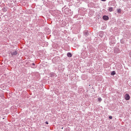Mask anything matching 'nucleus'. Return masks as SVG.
<instances>
[{
	"instance_id": "nucleus-11",
	"label": "nucleus",
	"mask_w": 131,
	"mask_h": 131,
	"mask_svg": "<svg viewBox=\"0 0 131 131\" xmlns=\"http://www.w3.org/2000/svg\"><path fill=\"white\" fill-rule=\"evenodd\" d=\"M2 10V11L4 12H5L7 10V9L5 7H4L3 8Z\"/></svg>"
},
{
	"instance_id": "nucleus-4",
	"label": "nucleus",
	"mask_w": 131,
	"mask_h": 131,
	"mask_svg": "<svg viewBox=\"0 0 131 131\" xmlns=\"http://www.w3.org/2000/svg\"><path fill=\"white\" fill-rule=\"evenodd\" d=\"M81 52H82V54H83L84 53H86V48H85L84 47L83 48H82V50Z\"/></svg>"
},
{
	"instance_id": "nucleus-5",
	"label": "nucleus",
	"mask_w": 131,
	"mask_h": 131,
	"mask_svg": "<svg viewBox=\"0 0 131 131\" xmlns=\"http://www.w3.org/2000/svg\"><path fill=\"white\" fill-rule=\"evenodd\" d=\"M83 34V35L85 36H88L89 35L88 31L87 30H85L84 31Z\"/></svg>"
},
{
	"instance_id": "nucleus-6",
	"label": "nucleus",
	"mask_w": 131,
	"mask_h": 131,
	"mask_svg": "<svg viewBox=\"0 0 131 131\" xmlns=\"http://www.w3.org/2000/svg\"><path fill=\"white\" fill-rule=\"evenodd\" d=\"M108 17L106 15H104L103 16V19L105 20H107L109 19Z\"/></svg>"
},
{
	"instance_id": "nucleus-3",
	"label": "nucleus",
	"mask_w": 131,
	"mask_h": 131,
	"mask_svg": "<svg viewBox=\"0 0 131 131\" xmlns=\"http://www.w3.org/2000/svg\"><path fill=\"white\" fill-rule=\"evenodd\" d=\"M30 66L32 68H36L37 66L34 63H33L32 64H30Z\"/></svg>"
},
{
	"instance_id": "nucleus-13",
	"label": "nucleus",
	"mask_w": 131,
	"mask_h": 131,
	"mask_svg": "<svg viewBox=\"0 0 131 131\" xmlns=\"http://www.w3.org/2000/svg\"><path fill=\"white\" fill-rule=\"evenodd\" d=\"M120 42H121V43L122 44H123L125 42V41L123 40V38L122 39H121V40Z\"/></svg>"
},
{
	"instance_id": "nucleus-17",
	"label": "nucleus",
	"mask_w": 131,
	"mask_h": 131,
	"mask_svg": "<svg viewBox=\"0 0 131 131\" xmlns=\"http://www.w3.org/2000/svg\"><path fill=\"white\" fill-rule=\"evenodd\" d=\"M45 124H48V123L47 121H46L45 122Z\"/></svg>"
},
{
	"instance_id": "nucleus-22",
	"label": "nucleus",
	"mask_w": 131,
	"mask_h": 131,
	"mask_svg": "<svg viewBox=\"0 0 131 131\" xmlns=\"http://www.w3.org/2000/svg\"><path fill=\"white\" fill-rule=\"evenodd\" d=\"M100 36H101V34H100Z\"/></svg>"
},
{
	"instance_id": "nucleus-16",
	"label": "nucleus",
	"mask_w": 131,
	"mask_h": 131,
	"mask_svg": "<svg viewBox=\"0 0 131 131\" xmlns=\"http://www.w3.org/2000/svg\"><path fill=\"white\" fill-rule=\"evenodd\" d=\"M109 119H111L112 118V116H109Z\"/></svg>"
},
{
	"instance_id": "nucleus-2",
	"label": "nucleus",
	"mask_w": 131,
	"mask_h": 131,
	"mask_svg": "<svg viewBox=\"0 0 131 131\" xmlns=\"http://www.w3.org/2000/svg\"><path fill=\"white\" fill-rule=\"evenodd\" d=\"M125 99L127 100H129L130 98L129 95L128 94H126L125 96Z\"/></svg>"
},
{
	"instance_id": "nucleus-21",
	"label": "nucleus",
	"mask_w": 131,
	"mask_h": 131,
	"mask_svg": "<svg viewBox=\"0 0 131 131\" xmlns=\"http://www.w3.org/2000/svg\"><path fill=\"white\" fill-rule=\"evenodd\" d=\"M118 52V51H117L116 52Z\"/></svg>"
},
{
	"instance_id": "nucleus-9",
	"label": "nucleus",
	"mask_w": 131,
	"mask_h": 131,
	"mask_svg": "<svg viewBox=\"0 0 131 131\" xmlns=\"http://www.w3.org/2000/svg\"><path fill=\"white\" fill-rule=\"evenodd\" d=\"M113 7H109L108 8V10L110 12H111L113 11Z\"/></svg>"
},
{
	"instance_id": "nucleus-10",
	"label": "nucleus",
	"mask_w": 131,
	"mask_h": 131,
	"mask_svg": "<svg viewBox=\"0 0 131 131\" xmlns=\"http://www.w3.org/2000/svg\"><path fill=\"white\" fill-rule=\"evenodd\" d=\"M116 74V73L115 71H113L112 72L111 74L112 75H113Z\"/></svg>"
},
{
	"instance_id": "nucleus-18",
	"label": "nucleus",
	"mask_w": 131,
	"mask_h": 131,
	"mask_svg": "<svg viewBox=\"0 0 131 131\" xmlns=\"http://www.w3.org/2000/svg\"><path fill=\"white\" fill-rule=\"evenodd\" d=\"M101 1H106V0H101Z\"/></svg>"
},
{
	"instance_id": "nucleus-20",
	"label": "nucleus",
	"mask_w": 131,
	"mask_h": 131,
	"mask_svg": "<svg viewBox=\"0 0 131 131\" xmlns=\"http://www.w3.org/2000/svg\"><path fill=\"white\" fill-rule=\"evenodd\" d=\"M114 51L115 52H116V49H115V50H114Z\"/></svg>"
},
{
	"instance_id": "nucleus-15",
	"label": "nucleus",
	"mask_w": 131,
	"mask_h": 131,
	"mask_svg": "<svg viewBox=\"0 0 131 131\" xmlns=\"http://www.w3.org/2000/svg\"><path fill=\"white\" fill-rule=\"evenodd\" d=\"M114 42L112 41H111V42H110V45L112 44H114Z\"/></svg>"
},
{
	"instance_id": "nucleus-19",
	"label": "nucleus",
	"mask_w": 131,
	"mask_h": 131,
	"mask_svg": "<svg viewBox=\"0 0 131 131\" xmlns=\"http://www.w3.org/2000/svg\"><path fill=\"white\" fill-rule=\"evenodd\" d=\"M128 0H124V1H127Z\"/></svg>"
},
{
	"instance_id": "nucleus-14",
	"label": "nucleus",
	"mask_w": 131,
	"mask_h": 131,
	"mask_svg": "<svg viewBox=\"0 0 131 131\" xmlns=\"http://www.w3.org/2000/svg\"><path fill=\"white\" fill-rule=\"evenodd\" d=\"M102 100L101 97H99L98 98V101L100 102L102 101Z\"/></svg>"
},
{
	"instance_id": "nucleus-1",
	"label": "nucleus",
	"mask_w": 131,
	"mask_h": 131,
	"mask_svg": "<svg viewBox=\"0 0 131 131\" xmlns=\"http://www.w3.org/2000/svg\"><path fill=\"white\" fill-rule=\"evenodd\" d=\"M19 54V53L18 51L15 50H13V51L11 52V56L13 58L15 56L17 55L18 56Z\"/></svg>"
},
{
	"instance_id": "nucleus-12",
	"label": "nucleus",
	"mask_w": 131,
	"mask_h": 131,
	"mask_svg": "<svg viewBox=\"0 0 131 131\" xmlns=\"http://www.w3.org/2000/svg\"><path fill=\"white\" fill-rule=\"evenodd\" d=\"M121 10L120 9H117V12L118 13H121Z\"/></svg>"
},
{
	"instance_id": "nucleus-7",
	"label": "nucleus",
	"mask_w": 131,
	"mask_h": 131,
	"mask_svg": "<svg viewBox=\"0 0 131 131\" xmlns=\"http://www.w3.org/2000/svg\"><path fill=\"white\" fill-rule=\"evenodd\" d=\"M50 75L51 77H56L57 75H56V74H55L54 73V72H51L50 74Z\"/></svg>"
},
{
	"instance_id": "nucleus-8",
	"label": "nucleus",
	"mask_w": 131,
	"mask_h": 131,
	"mask_svg": "<svg viewBox=\"0 0 131 131\" xmlns=\"http://www.w3.org/2000/svg\"><path fill=\"white\" fill-rule=\"evenodd\" d=\"M67 56L68 57H70L72 56V54L70 52H69L67 53Z\"/></svg>"
}]
</instances>
